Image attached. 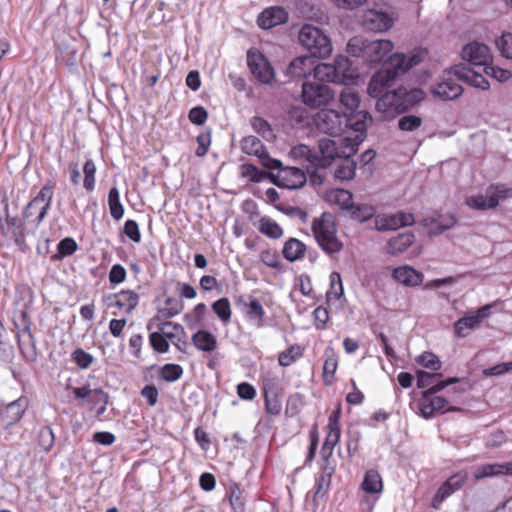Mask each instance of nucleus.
Masks as SVG:
<instances>
[{
  "instance_id": "nucleus-1",
  "label": "nucleus",
  "mask_w": 512,
  "mask_h": 512,
  "mask_svg": "<svg viewBox=\"0 0 512 512\" xmlns=\"http://www.w3.org/2000/svg\"><path fill=\"white\" fill-rule=\"evenodd\" d=\"M312 232L319 247L327 254L338 253L343 243L337 236V224L333 214L324 212L312 223Z\"/></svg>"
},
{
  "instance_id": "nucleus-2",
  "label": "nucleus",
  "mask_w": 512,
  "mask_h": 512,
  "mask_svg": "<svg viewBox=\"0 0 512 512\" xmlns=\"http://www.w3.org/2000/svg\"><path fill=\"white\" fill-rule=\"evenodd\" d=\"M300 44L309 51L314 58H327L332 52L330 38L318 27L305 24L302 26L299 36Z\"/></svg>"
},
{
  "instance_id": "nucleus-3",
  "label": "nucleus",
  "mask_w": 512,
  "mask_h": 512,
  "mask_svg": "<svg viewBox=\"0 0 512 512\" xmlns=\"http://www.w3.org/2000/svg\"><path fill=\"white\" fill-rule=\"evenodd\" d=\"M456 382H458V379L451 377L446 380L439 381L436 386H433L432 388L424 391L419 400L420 414L424 418L429 419L433 417L437 412L444 413L447 411L456 410L455 408L448 406V401L445 398L436 395L437 392Z\"/></svg>"
},
{
  "instance_id": "nucleus-4",
  "label": "nucleus",
  "mask_w": 512,
  "mask_h": 512,
  "mask_svg": "<svg viewBox=\"0 0 512 512\" xmlns=\"http://www.w3.org/2000/svg\"><path fill=\"white\" fill-rule=\"evenodd\" d=\"M334 97V91L327 84L317 81H305L302 84L301 100L311 109L329 105Z\"/></svg>"
},
{
  "instance_id": "nucleus-5",
  "label": "nucleus",
  "mask_w": 512,
  "mask_h": 512,
  "mask_svg": "<svg viewBox=\"0 0 512 512\" xmlns=\"http://www.w3.org/2000/svg\"><path fill=\"white\" fill-rule=\"evenodd\" d=\"M269 177L271 181L281 188L298 189L306 183L305 172L297 167L280 165L269 169Z\"/></svg>"
},
{
  "instance_id": "nucleus-6",
  "label": "nucleus",
  "mask_w": 512,
  "mask_h": 512,
  "mask_svg": "<svg viewBox=\"0 0 512 512\" xmlns=\"http://www.w3.org/2000/svg\"><path fill=\"white\" fill-rule=\"evenodd\" d=\"M247 65L251 74L262 84H270L275 78V72L264 54L251 48L247 51Z\"/></svg>"
},
{
  "instance_id": "nucleus-7",
  "label": "nucleus",
  "mask_w": 512,
  "mask_h": 512,
  "mask_svg": "<svg viewBox=\"0 0 512 512\" xmlns=\"http://www.w3.org/2000/svg\"><path fill=\"white\" fill-rule=\"evenodd\" d=\"M469 479V474L466 470H460L452 474L446 481H444L436 491L431 507L435 510L441 508L442 503L455 492L462 489Z\"/></svg>"
},
{
  "instance_id": "nucleus-8",
  "label": "nucleus",
  "mask_w": 512,
  "mask_h": 512,
  "mask_svg": "<svg viewBox=\"0 0 512 512\" xmlns=\"http://www.w3.org/2000/svg\"><path fill=\"white\" fill-rule=\"evenodd\" d=\"M316 128L327 135L337 136L343 131L344 113L340 114L333 109H321L314 117Z\"/></svg>"
},
{
  "instance_id": "nucleus-9",
  "label": "nucleus",
  "mask_w": 512,
  "mask_h": 512,
  "mask_svg": "<svg viewBox=\"0 0 512 512\" xmlns=\"http://www.w3.org/2000/svg\"><path fill=\"white\" fill-rule=\"evenodd\" d=\"M66 390H70L76 400H86L92 405V407L100 404L96 413L98 417L106 411L109 402V395L101 388L91 389L89 385L73 387L72 385L67 384Z\"/></svg>"
},
{
  "instance_id": "nucleus-10",
  "label": "nucleus",
  "mask_w": 512,
  "mask_h": 512,
  "mask_svg": "<svg viewBox=\"0 0 512 512\" xmlns=\"http://www.w3.org/2000/svg\"><path fill=\"white\" fill-rule=\"evenodd\" d=\"M320 472L315 478V485L312 500L315 505L324 500L327 496L332 482V477L336 471V461H319Z\"/></svg>"
},
{
  "instance_id": "nucleus-11",
  "label": "nucleus",
  "mask_w": 512,
  "mask_h": 512,
  "mask_svg": "<svg viewBox=\"0 0 512 512\" xmlns=\"http://www.w3.org/2000/svg\"><path fill=\"white\" fill-rule=\"evenodd\" d=\"M55 187L56 182L54 180H47L41 187L38 194L30 201L29 211L35 206V204H39L41 206L38 209L37 216L32 219V225L35 229L40 226L51 208Z\"/></svg>"
},
{
  "instance_id": "nucleus-12",
  "label": "nucleus",
  "mask_w": 512,
  "mask_h": 512,
  "mask_svg": "<svg viewBox=\"0 0 512 512\" xmlns=\"http://www.w3.org/2000/svg\"><path fill=\"white\" fill-rule=\"evenodd\" d=\"M458 81L454 75L453 68H451L444 73L441 81L431 88V92L435 97L443 101L454 100L463 93V88Z\"/></svg>"
},
{
  "instance_id": "nucleus-13",
  "label": "nucleus",
  "mask_w": 512,
  "mask_h": 512,
  "mask_svg": "<svg viewBox=\"0 0 512 512\" xmlns=\"http://www.w3.org/2000/svg\"><path fill=\"white\" fill-rule=\"evenodd\" d=\"M494 304H486L480 307L473 314L462 317L454 323V333L459 338L466 337L471 330L479 327L482 320L491 315V309Z\"/></svg>"
},
{
  "instance_id": "nucleus-14",
  "label": "nucleus",
  "mask_w": 512,
  "mask_h": 512,
  "mask_svg": "<svg viewBox=\"0 0 512 512\" xmlns=\"http://www.w3.org/2000/svg\"><path fill=\"white\" fill-rule=\"evenodd\" d=\"M241 149L245 154L258 157L261 165L266 169L275 168L280 165V161L271 158L261 140L255 136L244 137L241 141Z\"/></svg>"
},
{
  "instance_id": "nucleus-15",
  "label": "nucleus",
  "mask_w": 512,
  "mask_h": 512,
  "mask_svg": "<svg viewBox=\"0 0 512 512\" xmlns=\"http://www.w3.org/2000/svg\"><path fill=\"white\" fill-rule=\"evenodd\" d=\"M462 58L470 65L479 68L480 70L492 61V55L487 45L479 42L468 43L462 49Z\"/></svg>"
},
{
  "instance_id": "nucleus-16",
  "label": "nucleus",
  "mask_w": 512,
  "mask_h": 512,
  "mask_svg": "<svg viewBox=\"0 0 512 512\" xmlns=\"http://www.w3.org/2000/svg\"><path fill=\"white\" fill-rule=\"evenodd\" d=\"M414 222V215L404 211H399L391 215H378L375 217V227L379 231L396 230L401 227L411 226Z\"/></svg>"
},
{
  "instance_id": "nucleus-17",
  "label": "nucleus",
  "mask_w": 512,
  "mask_h": 512,
  "mask_svg": "<svg viewBox=\"0 0 512 512\" xmlns=\"http://www.w3.org/2000/svg\"><path fill=\"white\" fill-rule=\"evenodd\" d=\"M235 303L237 306L244 307V314L246 319L257 328L265 326L266 312L261 302L254 297H250L249 301H245L244 296L240 295L236 298Z\"/></svg>"
},
{
  "instance_id": "nucleus-18",
  "label": "nucleus",
  "mask_w": 512,
  "mask_h": 512,
  "mask_svg": "<svg viewBox=\"0 0 512 512\" xmlns=\"http://www.w3.org/2000/svg\"><path fill=\"white\" fill-rule=\"evenodd\" d=\"M28 406V401L25 397H20L7 404L0 409V424L4 429H8L12 425L18 423Z\"/></svg>"
},
{
  "instance_id": "nucleus-19",
  "label": "nucleus",
  "mask_w": 512,
  "mask_h": 512,
  "mask_svg": "<svg viewBox=\"0 0 512 512\" xmlns=\"http://www.w3.org/2000/svg\"><path fill=\"white\" fill-rule=\"evenodd\" d=\"M363 26L374 32H384L393 25V18L386 12L370 9L362 18Z\"/></svg>"
},
{
  "instance_id": "nucleus-20",
  "label": "nucleus",
  "mask_w": 512,
  "mask_h": 512,
  "mask_svg": "<svg viewBox=\"0 0 512 512\" xmlns=\"http://www.w3.org/2000/svg\"><path fill=\"white\" fill-rule=\"evenodd\" d=\"M393 49V43L390 40H375L366 43L363 46V57L369 63H378L382 61Z\"/></svg>"
},
{
  "instance_id": "nucleus-21",
  "label": "nucleus",
  "mask_w": 512,
  "mask_h": 512,
  "mask_svg": "<svg viewBox=\"0 0 512 512\" xmlns=\"http://www.w3.org/2000/svg\"><path fill=\"white\" fill-rule=\"evenodd\" d=\"M288 20V13L280 6H272L264 9L257 18V24L262 29H271Z\"/></svg>"
},
{
  "instance_id": "nucleus-22",
  "label": "nucleus",
  "mask_w": 512,
  "mask_h": 512,
  "mask_svg": "<svg viewBox=\"0 0 512 512\" xmlns=\"http://www.w3.org/2000/svg\"><path fill=\"white\" fill-rule=\"evenodd\" d=\"M454 75L458 80H461L473 87L486 90L489 88V82L485 79L480 71L470 68L466 65H456L453 67Z\"/></svg>"
},
{
  "instance_id": "nucleus-23",
  "label": "nucleus",
  "mask_w": 512,
  "mask_h": 512,
  "mask_svg": "<svg viewBox=\"0 0 512 512\" xmlns=\"http://www.w3.org/2000/svg\"><path fill=\"white\" fill-rule=\"evenodd\" d=\"M317 151V161L318 169L319 168H327L329 167L333 160L336 158H341V153L338 151L336 147V143L334 140L329 138H322L318 141Z\"/></svg>"
},
{
  "instance_id": "nucleus-24",
  "label": "nucleus",
  "mask_w": 512,
  "mask_h": 512,
  "mask_svg": "<svg viewBox=\"0 0 512 512\" xmlns=\"http://www.w3.org/2000/svg\"><path fill=\"white\" fill-rule=\"evenodd\" d=\"M392 278L406 287H417L422 284L424 275L412 266L401 265L393 269Z\"/></svg>"
},
{
  "instance_id": "nucleus-25",
  "label": "nucleus",
  "mask_w": 512,
  "mask_h": 512,
  "mask_svg": "<svg viewBox=\"0 0 512 512\" xmlns=\"http://www.w3.org/2000/svg\"><path fill=\"white\" fill-rule=\"evenodd\" d=\"M291 156L305 165L308 173H314L318 169L317 151L305 144H299L291 149Z\"/></svg>"
},
{
  "instance_id": "nucleus-26",
  "label": "nucleus",
  "mask_w": 512,
  "mask_h": 512,
  "mask_svg": "<svg viewBox=\"0 0 512 512\" xmlns=\"http://www.w3.org/2000/svg\"><path fill=\"white\" fill-rule=\"evenodd\" d=\"M396 94L399 96L397 99V107L398 113L400 114L412 109L415 105L420 103L425 96V93L419 88H414L411 90L398 88L396 89Z\"/></svg>"
},
{
  "instance_id": "nucleus-27",
  "label": "nucleus",
  "mask_w": 512,
  "mask_h": 512,
  "mask_svg": "<svg viewBox=\"0 0 512 512\" xmlns=\"http://www.w3.org/2000/svg\"><path fill=\"white\" fill-rule=\"evenodd\" d=\"M501 475H512V463H487L480 465L475 468L473 477L475 481H479L484 478L496 477Z\"/></svg>"
},
{
  "instance_id": "nucleus-28",
  "label": "nucleus",
  "mask_w": 512,
  "mask_h": 512,
  "mask_svg": "<svg viewBox=\"0 0 512 512\" xmlns=\"http://www.w3.org/2000/svg\"><path fill=\"white\" fill-rule=\"evenodd\" d=\"M415 64H417V62L414 57L407 60L404 54L395 53L388 58L382 70L390 72L395 80L397 76L406 73Z\"/></svg>"
},
{
  "instance_id": "nucleus-29",
  "label": "nucleus",
  "mask_w": 512,
  "mask_h": 512,
  "mask_svg": "<svg viewBox=\"0 0 512 512\" xmlns=\"http://www.w3.org/2000/svg\"><path fill=\"white\" fill-rule=\"evenodd\" d=\"M324 364L322 371V381L325 386H331L335 381V374L339 365V357L332 347H327L324 351Z\"/></svg>"
},
{
  "instance_id": "nucleus-30",
  "label": "nucleus",
  "mask_w": 512,
  "mask_h": 512,
  "mask_svg": "<svg viewBox=\"0 0 512 512\" xmlns=\"http://www.w3.org/2000/svg\"><path fill=\"white\" fill-rule=\"evenodd\" d=\"M394 81L393 75L390 72L383 71L382 69L375 73L369 84H368V94L377 98L383 95L386 90L391 86V83Z\"/></svg>"
},
{
  "instance_id": "nucleus-31",
  "label": "nucleus",
  "mask_w": 512,
  "mask_h": 512,
  "mask_svg": "<svg viewBox=\"0 0 512 512\" xmlns=\"http://www.w3.org/2000/svg\"><path fill=\"white\" fill-rule=\"evenodd\" d=\"M314 57L312 56H299L293 59L288 68L287 75L292 78H302L309 75L314 68Z\"/></svg>"
},
{
  "instance_id": "nucleus-32",
  "label": "nucleus",
  "mask_w": 512,
  "mask_h": 512,
  "mask_svg": "<svg viewBox=\"0 0 512 512\" xmlns=\"http://www.w3.org/2000/svg\"><path fill=\"white\" fill-rule=\"evenodd\" d=\"M337 83L347 85L358 77L357 71L352 67L351 61L344 55H338L334 60Z\"/></svg>"
},
{
  "instance_id": "nucleus-33",
  "label": "nucleus",
  "mask_w": 512,
  "mask_h": 512,
  "mask_svg": "<svg viewBox=\"0 0 512 512\" xmlns=\"http://www.w3.org/2000/svg\"><path fill=\"white\" fill-rule=\"evenodd\" d=\"M326 430V437L322 444L321 450H320V460L324 461H336L333 458V451L336 445L340 442L341 439V428H334V427H327Z\"/></svg>"
},
{
  "instance_id": "nucleus-34",
  "label": "nucleus",
  "mask_w": 512,
  "mask_h": 512,
  "mask_svg": "<svg viewBox=\"0 0 512 512\" xmlns=\"http://www.w3.org/2000/svg\"><path fill=\"white\" fill-rule=\"evenodd\" d=\"M355 154L353 146L349 147V153L345 156L341 155L337 167L334 172V176L340 180H351L356 171V162L352 159V155Z\"/></svg>"
},
{
  "instance_id": "nucleus-35",
  "label": "nucleus",
  "mask_w": 512,
  "mask_h": 512,
  "mask_svg": "<svg viewBox=\"0 0 512 512\" xmlns=\"http://www.w3.org/2000/svg\"><path fill=\"white\" fill-rule=\"evenodd\" d=\"M399 96L396 94V89L393 91L385 92L383 95L377 97L376 109L378 112L384 114L385 117H393L398 113L397 99Z\"/></svg>"
},
{
  "instance_id": "nucleus-36",
  "label": "nucleus",
  "mask_w": 512,
  "mask_h": 512,
  "mask_svg": "<svg viewBox=\"0 0 512 512\" xmlns=\"http://www.w3.org/2000/svg\"><path fill=\"white\" fill-rule=\"evenodd\" d=\"M325 200L333 205H337L341 210L347 211L352 206L353 194L346 189H331L326 192Z\"/></svg>"
},
{
  "instance_id": "nucleus-37",
  "label": "nucleus",
  "mask_w": 512,
  "mask_h": 512,
  "mask_svg": "<svg viewBox=\"0 0 512 512\" xmlns=\"http://www.w3.org/2000/svg\"><path fill=\"white\" fill-rule=\"evenodd\" d=\"M414 240L415 236L412 232L400 233L388 241L386 251L391 255L401 254L414 243Z\"/></svg>"
},
{
  "instance_id": "nucleus-38",
  "label": "nucleus",
  "mask_w": 512,
  "mask_h": 512,
  "mask_svg": "<svg viewBox=\"0 0 512 512\" xmlns=\"http://www.w3.org/2000/svg\"><path fill=\"white\" fill-rule=\"evenodd\" d=\"M372 121L371 115L367 111H355L353 113H344V126L349 127L355 132L364 133L367 123Z\"/></svg>"
},
{
  "instance_id": "nucleus-39",
  "label": "nucleus",
  "mask_w": 512,
  "mask_h": 512,
  "mask_svg": "<svg viewBox=\"0 0 512 512\" xmlns=\"http://www.w3.org/2000/svg\"><path fill=\"white\" fill-rule=\"evenodd\" d=\"M193 345L200 351L211 353L217 348V338L207 330H199L192 335Z\"/></svg>"
},
{
  "instance_id": "nucleus-40",
  "label": "nucleus",
  "mask_w": 512,
  "mask_h": 512,
  "mask_svg": "<svg viewBox=\"0 0 512 512\" xmlns=\"http://www.w3.org/2000/svg\"><path fill=\"white\" fill-rule=\"evenodd\" d=\"M349 216L352 220L364 223L376 217L377 209L375 206L366 203L355 204L353 203L348 210Z\"/></svg>"
},
{
  "instance_id": "nucleus-41",
  "label": "nucleus",
  "mask_w": 512,
  "mask_h": 512,
  "mask_svg": "<svg viewBox=\"0 0 512 512\" xmlns=\"http://www.w3.org/2000/svg\"><path fill=\"white\" fill-rule=\"evenodd\" d=\"M465 204L474 210H489L497 207V199L492 197L491 192L487 195L477 194L466 198Z\"/></svg>"
},
{
  "instance_id": "nucleus-42",
  "label": "nucleus",
  "mask_w": 512,
  "mask_h": 512,
  "mask_svg": "<svg viewBox=\"0 0 512 512\" xmlns=\"http://www.w3.org/2000/svg\"><path fill=\"white\" fill-rule=\"evenodd\" d=\"M305 347L300 344H292L278 354V363L282 367H289L304 355Z\"/></svg>"
},
{
  "instance_id": "nucleus-43",
  "label": "nucleus",
  "mask_w": 512,
  "mask_h": 512,
  "mask_svg": "<svg viewBox=\"0 0 512 512\" xmlns=\"http://www.w3.org/2000/svg\"><path fill=\"white\" fill-rule=\"evenodd\" d=\"M306 246L303 242L296 238H290L284 243L283 256L286 260L294 262L304 257Z\"/></svg>"
},
{
  "instance_id": "nucleus-44",
  "label": "nucleus",
  "mask_w": 512,
  "mask_h": 512,
  "mask_svg": "<svg viewBox=\"0 0 512 512\" xmlns=\"http://www.w3.org/2000/svg\"><path fill=\"white\" fill-rule=\"evenodd\" d=\"M261 390L264 395H283L284 388L278 376L271 372L264 374L261 377Z\"/></svg>"
},
{
  "instance_id": "nucleus-45",
  "label": "nucleus",
  "mask_w": 512,
  "mask_h": 512,
  "mask_svg": "<svg viewBox=\"0 0 512 512\" xmlns=\"http://www.w3.org/2000/svg\"><path fill=\"white\" fill-rule=\"evenodd\" d=\"M229 504L233 512H245V498L238 483H231L226 491Z\"/></svg>"
},
{
  "instance_id": "nucleus-46",
  "label": "nucleus",
  "mask_w": 512,
  "mask_h": 512,
  "mask_svg": "<svg viewBox=\"0 0 512 512\" xmlns=\"http://www.w3.org/2000/svg\"><path fill=\"white\" fill-rule=\"evenodd\" d=\"M313 75L319 83H337L336 68L334 64L320 63L313 68Z\"/></svg>"
},
{
  "instance_id": "nucleus-47",
  "label": "nucleus",
  "mask_w": 512,
  "mask_h": 512,
  "mask_svg": "<svg viewBox=\"0 0 512 512\" xmlns=\"http://www.w3.org/2000/svg\"><path fill=\"white\" fill-rule=\"evenodd\" d=\"M362 490L367 494H379L383 490V482L376 470H368L361 484Z\"/></svg>"
},
{
  "instance_id": "nucleus-48",
  "label": "nucleus",
  "mask_w": 512,
  "mask_h": 512,
  "mask_svg": "<svg viewBox=\"0 0 512 512\" xmlns=\"http://www.w3.org/2000/svg\"><path fill=\"white\" fill-rule=\"evenodd\" d=\"M117 293L120 303V311H123L126 314H131L139 304V294L131 289H122Z\"/></svg>"
},
{
  "instance_id": "nucleus-49",
  "label": "nucleus",
  "mask_w": 512,
  "mask_h": 512,
  "mask_svg": "<svg viewBox=\"0 0 512 512\" xmlns=\"http://www.w3.org/2000/svg\"><path fill=\"white\" fill-rule=\"evenodd\" d=\"M257 228L261 234L272 239H279L283 235L280 225L268 216L259 219Z\"/></svg>"
},
{
  "instance_id": "nucleus-50",
  "label": "nucleus",
  "mask_w": 512,
  "mask_h": 512,
  "mask_svg": "<svg viewBox=\"0 0 512 512\" xmlns=\"http://www.w3.org/2000/svg\"><path fill=\"white\" fill-rule=\"evenodd\" d=\"M341 105L346 109L344 113H353L360 104V97L351 87H345L339 97Z\"/></svg>"
},
{
  "instance_id": "nucleus-51",
  "label": "nucleus",
  "mask_w": 512,
  "mask_h": 512,
  "mask_svg": "<svg viewBox=\"0 0 512 512\" xmlns=\"http://www.w3.org/2000/svg\"><path fill=\"white\" fill-rule=\"evenodd\" d=\"M108 206L111 217L118 221L124 215V206L120 201V193L117 187H112L108 194Z\"/></svg>"
},
{
  "instance_id": "nucleus-52",
  "label": "nucleus",
  "mask_w": 512,
  "mask_h": 512,
  "mask_svg": "<svg viewBox=\"0 0 512 512\" xmlns=\"http://www.w3.org/2000/svg\"><path fill=\"white\" fill-rule=\"evenodd\" d=\"M183 367L175 363H167L158 369L159 379L166 382H176L183 376Z\"/></svg>"
},
{
  "instance_id": "nucleus-53",
  "label": "nucleus",
  "mask_w": 512,
  "mask_h": 512,
  "mask_svg": "<svg viewBox=\"0 0 512 512\" xmlns=\"http://www.w3.org/2000/svg\"><path fill=\"white\" fill-rule=\"evenodd\" d=\"M78 249V244L71 237L62 239L57 245V253L51 256L52 261H59L73 255Z\"/></svg>"
},
{
  "instance_id": "nucleus-54",
  "label": "nucleus",
  "mask_w": 512,
  "mask_h": 512,
  "mask_svg": "<svg viewBox=\"0 0 512 512\" xmlns=\"http://www.w3.org/2000/svg\"><path fill=\"white\" fill-rule=\"evenodd\" d=\"M212 310L223 324L230 322L232 317V309L228 298L223 297L213 302Z\"/></svg>"
},
{
  "instance_id": "nucleus-55",
  "label": "nucleus",
  "mask_w": 512,
  "mask_h": 512,
  "mask_svg": "<svg viewBox=\"0 0 512 512\" xmlns=\"http://www.w3.org/2000/svg\"><path fill=\"white\" fill-rule=\"evenodd\" d=\"M343 292L341 275L338 272H332L330 274V288L326 292L327 301L339 300L343 296Z\"/></svg>"
},
{
  "instance_id": "nucleus-56",
  "label": "nucleus",
  "mask_w": 512,
  "mask_h": 512,
  "mask_svg": "<svg viewBox=\"0 0 512 512\" xmlns=\"http://www.w3.org/2000/svg\"><path fill=\"white\" fill-rule=\"evenodd\" d=\"M96 165L92 159H87L83 165V187L86 191L92 192L96 183Z\"/></svg>"
},
{
  "instance_id": "nucleus-57",
  "label": "nucleus",
  "mask_w": 512,
  "mask_h": 512,
  "mask_svg": "<svg viewBox=\"0 0 512 512\" xmlns=\"http://www.w3.org/2000/svg\"><path fill=\"white\" fill-rule=\"evenodd\" d=\"M37 443L44 452H49L55 443V434L51 427L43 426L37 435Z\"/></svg>"
},
{
  "instance_id": "nucleus-58",
  "label": "nucleus",
  "mask_w": 512,
  "mask_h": 512,
  "mask_svg": "<svg viewBox=\"0 0 512 512\" xmlns=\"http://www.w3.org/2000/svg\"><path fill=\"white\" fill-rule=\"evenodd\" d=\"M305 405L304 396L300 393H293L289 395L286 407H285V415L287 417H294L298 415Z\"/></svg>"
},
{
  "instance_id": "nucleus-59",
  "label": "nucleus",
  "mask_w": 512,
  "mask_h": 512,
  "mask_svg": "<svg viewBox=\"0 0 512 512\" xmlns=\"http://www.w3.org/2000/svg\"><path fill=\"white\" fill-rule=\"evenodd\" d=\"M282 395H264V407L265 412L273 417H277L281 414L282 411Z\"/></svg>"
},
{
  "instance_id": "nucleus-60",
  "label": "nucleus",
  "mask_w": 512,
  "mask_h": 512,
  "mask_svg": "<svg viewBox=\"0 0 512 512\" xmlns=\"http://www.w3.org/2000/svg\"><path fill=\"white\" fill-rule=\"evenodd\" d=\"M486 75L496 79L499 82H506L510 79L511 73L509 70L502 69L492 65V61L488 62L482 69Z\"/></svg>"
},
{
  "instance_id": "nucleus-61",
  "label": "nucleus",
  "mask_w": 512,
  "mask_h": 512,
  "mask_svg": "<svg viewBox=\"0 0 512 512\" xmlns=\"http://www.w3.org/2000/svg\"><path fill=\"white\" fill-rule=\"evenodd\" d=\"M71 359L80 369H87L92 364L94 357L82 348H77L71 354Z\"/></svg>"
},
{
  "instance_id": "nucleus-62",
  "label": "nucleus",
  "mask_w": 512,
  "mask_h": 512,
  "mask_svg": "<svg viewBox=\"0 0 512 512\" xmlns=\"http://www.w3.org/2000/svg\"><path fill=\"white\" fill-rule=\"evenodd\" d=\"M417 363L432 371L441 369V361L434 353L424 352L417 358Z\"/></svg>"
},
{
  "instance_id": "nucleus-63",
  "label": "nucleus",
  "mask_w": 512,
  "mask_h": 512,
  "mask_svg": "<svg viewBox=\"0 0 512 512\" xmlns=\"http://www.w3.org/2000/svg\"><path fill=\"white\" fill-rule=\"evenodd\" d=\"M149 342L154 351L166 353L169 350V342L161 332H153L149 335Z\"/></svg>"
},
{
  "instance_id": "nucleus-64",
  "label": "nucleus",
  "mask_w": 512,
  "mask_h": 512,
  "mask_svg": "<svg viewBox=\"0 0 512 512\" xmlns=\"http://www.w3.org/2000/svg\"><path fill=\"white\" fill-rule=\"evenodd\" d=\"M496 45L503 57L512 59V33L502 34Z\"/></svg>"
}]
</instances>
